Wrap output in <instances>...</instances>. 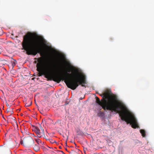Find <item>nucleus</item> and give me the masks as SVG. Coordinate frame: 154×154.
Returning <instances> with one entry per match:
<instances>
[{"instance_id": "f257e3e1", "label": "nucleus", "mask_w": 154, "mask_h": 154, "mask_svg": "<svg viewBox=\"0 0 154 154\" xmlns=\"http://www.w3.org/2000/svg\"><path fill=\"white\" fill-rule=\"evenodd\" d=\"M38 63L37 64V70L39 72L38 76H42L44 75L45 77L49 80H53L59 83L61 80L64 81L67 87L71 89L75 90L79 85L82 87H85L86 81L85 77L82 75L79 70L75 68H72L73 72L72 73L66 72V74H51V69H49L48 67L43 69V58H38Z\"/></svg>"}, {"instance_id": "f03ea898", "label": "nucleus", "mask_w": 154, "mask_h": 154, "mask_svg": "<svg viewBox=\"0 0 154 154\" xmlns=\"http://www.w3.org/2000/svg\"><path fill=\"white\" fill-rule=\"evenodd\" d=\"M43 38L35 33H28L23 36L22 45L28 55H41L45 54L43 46Z\"/></svg>"}, {"instance_id": "7ed1b4c3", "label": "nucleus", "mask_w": 154, "mask_h": 154, "mask_svg": "<svg viewBox=\"0 0 154 154\" xmlns=\"http://www.w3.org/2000/svg\"><path fill=\"white\" fill-rule=\"evenodd\" d=\"M100 95L102 97H104L106 99H108V100L111 95H114L116 96L117 98L116 101L121 103V106L117 103H115L114 107L115 109L112 110L119 113L121 119L125 121L128 124L130 123L131 125L133 128H136L138 127L137 120L134 115L128 109L122 102L118 100L117 96L112 94L110 90H107L103 94Z\"/></svg>"}, {"instance_id": "20e7f679", "label": "nucleus", "mask_w": 154, "mask_h": 154, "mask_svg": "<svg viewBox=\"0 0 154 154\" xmlns=\"http://www.w3.org/2000/svg\"><path fill=\"white\" fill-rule=\"evenodd\" d=\"M96 102L100 105L104 110L106 109L113 111L115 109V103H117L120 106L121 103L116 101V97L114 95H111L108 100L107 101L105 99H104L103 102L100 100V99L96 97Z\"/></svg>"}, {"instance_id": "39448f33", "label": "nucleus", "mask_w": 154, "mask_h": 154, "mask_svg": "<svg viewBox=\"0 0 154 154\" xmlns=\"http://www.w3.org/2000/svg\"><path fill=\"white\" fill-rule=\"evenodd\" d=\"M20 143L24 146L29 147L33 145L34 143V140L30 136L24 137L21 140Z\"/></svg>"}, {"instance_id": "423d86ee", "label": "nucleus", "mask_w": 154, "mask_h": 154, "mask_svg": "<svg viewBox=\"0 0 154 154\" xmlns=\"http://www.w3.org/2000/svg\"><path fill=\"white\" fill-rule=\"evenodd\" d=\"M59 65H53V66L52 67V68H49V69H50L51 70V69L52 70V72H51V74H52L53 75L55 74H66V72H67L68 73V72H70V71H67L66 70H65V71H64L63 72L61 73H54V72H55V71H56V70L57 69V67H59ZM60 66V65H59ZM58 69H59V68H58Z\"/></svg>"}, {"instance_id": "0eeeda50", "label": "nucleus", "mask_w": 154, "mask_h": 154, "mask_svg": "<svg viewBox=\"0 0 154 154\" xmlns=\"http://www.w3.org/2000/svg\"><path fill=\"white\" fill-rule=\"evenodd\" d=\"M10 123H11L14 129L17 130L18 129V125L15 117L12 116L10 117Z\"/></svg>"}, {"instance_id": "6e6552de", "label": "nucleus", "mask_w": 154, "mask_h": 154, "mask_svg": "<svg viewBox=\"0 0 154 154\" xmlns=\"http://www.w3.org/2000/svg\"><path fill=\"white\" fill-rule=\"evenodd\" d=\"M32 130L36 133L38 136L39 137H41L43 136H45L44 131H43V134H41L40 133L42 132L41 130H40V129L39 128L37 127H34L33 128Z\"/></svg>"}, {"instance_id": "1a4fd4ad", "label": "nucleus", "mask_w": 154, "mask_h": 154, "mask_svg": "<svg viewBox=\"0 0 154 154\" xmlns=\"http://www.w3.org/2000/svg\"><path fill=\"white\" fill-rule=\"evenodd\" d=\"M27 128L23 127V130L21 129V132L22 133L23 135H27L29 133Z\"/></svg>"}, {"instance_id": "9d476101", "label": "nucleus", "mask_w": 154, "mask_h": 154, "mask_svg": "<svg viewBox=\"0 0 154 154\" xmlns=\"http://www.w3.org/2000/svg\"><path fill=\"white\" fill-rule=\"evenodd\" d=\"M10 62L11 63V66L13 68L16 64L17 61L13 59L12 58H10Z\"/></svg>"}, {"instance_id": "9b49d317", "label": "nucleus", "mask_w": 154, "mask_h": 154, "mask_svg": "<svg viewBox=\"0 0 154 154\" xmlns=\"http://www.w3.org/2000/svg\"><path fill=\"white\" fill-rule=\"evenodd\" d=\"M33 149L36 152L38 151L40 149L39 147L36 144H35L33 147Z\"/></svg>"}, {"instance_id": "f8f14e48", "label": "nucleus", "mask_w": 154, "mask_h": 154, "mask_svg": "<svg viewBox=\"0 0 154 154\" xmlns=\"http://www.w3.org/2000/svg\"><path fill=\"white\" fill-rule=\"evenodd\" d=\"M140 132L141 133L143 137H144L146 136V133L145 130L143 129H141L140 130Z\"/></svg>"}, {"instance_id": "ddd939ff", "label": "nucleus", "mask_w": 154, "mask_h": 154, "mask_svg": "<svg viewBox=\"0 0 154 154\" xmlns=\"http://www.w3.org/2000/svg\"><path fill=\"white\" fill-rule=\"evenodd\" d=\"M32 104V101L30 99H29L27 102H26L25 106H29Z\"/></svg>"}, {"instance_id": "4468645a", "label": "nucleus", "mask_w": 154, "mask_h": 154, "mask_svg": "<svg viewBox=\"0 0 154 154\" xmlns=\"http://www.w3.org/2000/svg\"><path fill=\"white\" fill-rule=\"evenodd\" d=\"M3 76L7 80H9V76L8 72L7 73H5L3 74Z\"/></svg>"}, {"instance_id": "2eb2a0df", "label": "nucleus", "mask_w": 154, "mask_h": 154, "mask_svg": "<svg viewBox=\"0 0 154 154\" xmlns=\"http://www.w3.org/2000/svg\"><path fill=\"white\" fill-rule=\"evenodd\" d=\"M35 141L38 145H39L40 144L43 145L44 143L43 142H42L40 139H35Z\"/></svg>"}, {"instance_id": "dca6fc26", "label": "nucleus", "mask_w": 154, "mask_h": 154, "mask_svg": "<svg viewBox=\"0 0 154 154\" xmlns=\"http://www.w3.org/2000/svg\"><path fill=\"white\" fill-rule=\"evenodd\" d=\"M104 115V113L103 112L100 111L97 114V116L99 117H102Z\"/></svg>"}, {"instance_id": "f3484780", "label": "nucleus", "mask_w": 154, "mask_h": 154, "mask_svg": "<svg viewBox=\"0 0 154 154\" xmlns=\"http://www.w3.org/2000/svg\"><path fill=\"white\" fill-rule=\"evenodd\" d=\"M4 119L8 122H9L10 121V116H6V118L3 117Z\"/></svg>"}, {"instance_id": "a211bd4d", "label": "nucleus", "mask_w": 154, "mask_h": 154, "mask_svg": "<svg viewBox=\"0 0 154 154\" xmlns=\"http://www.w3.org/2000/svg\"><path fill=\"white\" fill-rule=\"evenodd\" d=\"M69 152L70 154H79L77 152H76L73 150H71V151H69Z\"/></svg>"}, {"instance_id": "6ab92c4d", "label": "nucleus", "mask_w": 154, "mask_h": 154, "mask_svg": "<svg viewBox=\"0 0 154 154\" xmlns=\"http://www.w3.org/2000/svg\"><path fill=\"white\" fill-rule=\"evenodd\" d=\"M39 125V127H40V130H41V132L40 133L41 134H43V131H44V129H43L42 127L40 125Z\"/></svg>"}, {"instance_id": "aec40b11", "label": "nucleus", "mask_w": 154, "mask_h": 154, "mask_svg": "<svg viewBox=\"0 0 154 154\" xmlns=\"http://www.w3.org/2000/svg\"><path fill=\"white\" fill-rule=\"evenodd\" d=\"M49 141L51 143H56V141L55 140H53L52 139H49Z\"/></svg>"}, {"instance_id": "412c9836", "label": "nucleus", "mask_w": 154, "mask_h": 154, "mask_svg": "<svg viewBox=\"0 0 154 154\" xmlns=\"http://www.w3.org/2000/svg\"><path fill=\"white\" fill-rule=\"evenodd\" d=\"M9 110H9V109H8H8H6V111H7V112H9V111H9Z\"/></svg>"}, {"instance_id": "4be33fe9", "label": "nucleus", "mask_w": 154, "mask_h": 154, "mask_svg": "<svg viewBox=\"0 0 154 154\" xmlns=\"http://www.w3.org/2000/svg\"><path fill=\"white\" fill-rule=\"evenodd\" d=\"M60 152H61L63 153V154H65L63 151H60Z\"/></svg>"}, {"instance_id": "5701e85b", "label": "nucleus", "mask_w": 154, "mask_h": 154, "mask_svg": "<svg viewBox=\"0 0 154 154\" xmlns=\"http://www.w3.org/2000/svg\"><path fill=\"white\" fill-rule=\"evenodd\" d=\"M13 113V112L10 111V114H11Z\"/></svg>"}, {"instance_id": "b1692460", "label": "nucleus", "mask_w": 154, "mask_h": 154, "mask_svg": "<svg viewBox=\"0 0 154 154\" xmlns=\"http://www.w3.org/2000/svg\"><path fill=\"white\" fill-rule=\"evenodd\" d=\"M59 148L60 149H61V146H59Z\"/></svg>"}, {"instance_id": "393cba45", "label": "nucleus", "mask_w": 154, "mask_h": 154, "mask_svg": "<svg viewBox=\"0 0 154 154\" xmlns=\"http://www.w3.org/2000/svg\"><path fill=\"white\" fill-rule=\"evenodd\" d=\"M6 133H5V136H6Z\"/></svg>"}, {"instance_id": "a878e982", "label": "nucleus", "mask_w": 154, "mask_h": 154, "mask_svg": "<svg viewBox=\"0 0 154 154\" xmlns=\"http://www.w3.org/2000/svg\"><path fill=\"white\" fill-rule=\"evenodd\" d=\"M82 98H80V99L81 100H82Z\"/></svg>"}, {"instance_id": "bb28decb", "label": "nucleus", "mask_w": 154, "mask_h": 154, "mask_svg": "<svg viewBox=\"0 0 154 154\" xmlns=\"http://www.w3.org/2000/svg\"><path fill=\"white\" fill-rule=\"evenodd\" d=\"M10 130V128H8V130Z\"/></svg>"}, {"instance_id": "cd10ccee", "label": "nucleus", "mask_w": 154, "mask_h": 154, "mask_svg": "<svg viewBox=\"0 0 154 154\" xmlns=\"http://www.w3.org/2000/svg\"><path fill=\"white\" fill-rule=\"evenodd\" d=\"M60 65V64H58V65ZM60 65H61V64H60Z\"/></svg>"}]
</instances>
